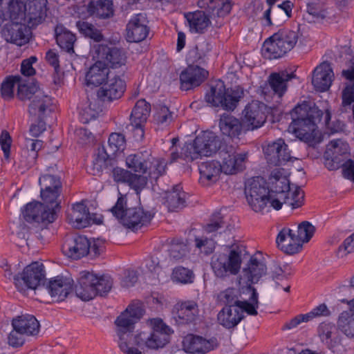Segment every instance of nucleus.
I'll return each instance as SVG.
<instances>
[{
	"mask_svg": "<svg viewBox=\"0 0 354 354\" xmlns=\"http://www.w3.org/2000/svg\"><path fill=\"white\" fill-rule=\"evenodd\" d=\"M217 346L214 339H206L200 336L188 335L184 337L183 348L189 353H205L213 350Z\"/></svg>",
	"mask_w": 354,
	"mask_h": 354,
	"instance_id": "nucleus-27",
	"label": "nucleus"
},
{
	"mask_svg": "<svg viewBox=\"0 0 354 354\" xmlns=\"http://www.w3.org/2000/svg\"><path fill=\"white\" fill-rule=\"evenodd\" d=\"M30 33L25 25L18 23L7 24L3 30L4 39L19 46L28 42Z\"/></svg>",
	"mask_w": 354,
	"mask_h": 354,
	"instance_id": "nucleus-29",
	"label": "nucleus"
},
{
	"mask_svg": "<svg viewBox=\"0 0 354 354\" xmlns=\"http://www.w3.org/2000/svg\"><path fill=\"white\" fill-rule=\"evenodd\" d=\"M126 147V140L124 136L122 133H113L110 135L108 140V146L106 149L110 155L114 156L118 152L124 151Z\"/></svg>",
	"mask_w": 354,
	"mask_h": 354,
	"instance_id": "nucleus-52",
	"label": "nucleus"
},
{
	"mask_svg": "<svg viewBox=\"0 0 354 354\" xmlns=\"http://www.w3.org/2000/svg\"><path fill=\"white\" fill-rule=\"evenodd\" d=\"M73 280L69 276H57L51 279L48 284V293L56 301L64 300L71 292Z\"/></svg>",
	"mask_w": 354,
	"mask_h": 354,
	"instance_id": "nucleus-25",
	"label": "nucleus"
},
{
	"mask_svg": "<svg viewBox=\"0 0 354 354\" xmlns=\"http://www.w3.org/2000/svg\"><path fill=\"white\" fill-rule=\"evenodd\" d=\"M335 326L330 323H322L319 326V335L322 342L328 343Z\"/></svg>",
	"mask_w": 354,
	"mask_h": 354,
	"instance_id": "nucleus-63",
	"label": "nucleus"
},
{
	"mask_svg": "<svg viewBox=\"0 0 354 354\" xmlns=\"http://www.w3.org/2000/svg\"><path fill=\"white\" fill-rule=\"evenodd\" d=\"M185 17L192 33H204L211 25L210 19L204 11L189 12Z\"/></svg>",
	"mask_w": 354,
	"mask_h": 354,
	"instance_id": "nucleus-37",
	"label": "nucleus"
},
{
	"mask_svg": "<svg viewBox=\"0 0 354 354\" xmlns=\"http://www.w3.org/2000/svg\"><path fill=\"white\" fill-rule=\"evenodd\" d=\"M98 57L103 59L106 66L112 71L118 73H125L127 71V52L120 48L109 47L100 45L97 49Z\"/></svg>",
	"mask_w": 354,
	"mask_h": 354,
	"instance_id": "nucleus-16",
	"label": "nucleus"
},
{
	"mask_svg": "<svg viewBox=\"0 0 354 354\" xmlns=\"http://www.w3.org/2000/svg\"><path fill=\"white\" fill-rule=\"evenodd\" d=\"M295 77L286 71L273 73L268 77V83L274 93L281 97L286 91L287 82Z\"/></svg>",
	"mask_w": 354,
	"mask_h": 354,
	"instance_id": "nucleus-42",
	"label": "nucleus"
},
{
	"mask_svg": "<svg viewBox=\"0 0 354 354\" xmlns=\"http://www.w3.org/2000/svg\"><path fill=\"white\" fill-rule=\"evenodd\" d=\"M198 6L206 10L211 16L218 17L227 15L232 8L229 0H199Z\"/></svg>",
	"mask_w": 354,
	"mask_h": 354,
	"instance_id": "nucleus-38",
	"label": "nucleus"
},
{
	"mask_svg": "<svg viewBox=\"0 0 354 354\" xmlns=\"http://www.w3.org/2000/svg\"><path fill=\"white\" fill-rule=\"evenodd\" d=\"M228 218H224L220 223L209 224L203 229H192L189 232L188 237L190 241H194L196 248L205 254L212 253L214 249L216 243L210 234L215 230L221 227L230 230L232 226L228 223Z\"/></svg>",
	"mask_w": 354,
	"mask_h": 354,
	"instance_id": "nucleus-13",
	"label": "nucleus"
},
{
	"mask_svg": "<svg viewBox=\"0 0 354 354\" xmlns=\"http://www.w3.org/2000/svg\"><path fill=\"white\" fill-rule=\"evenodd\" d=\"M89 201H75L69 204L66 210V215L69 224L75 228L88 227V207L86 202Z\"/></svg>",
	"mask_w": 354,
	"mask_h": 354,
	"instance_id": "nucleus-22",
	"label": "nucleus"
},
{
	"mask_svg": "<svg viewBox=\"0 0 354 354\" xmlns=\"http://www.w3.org/2000/svg\"><path fill=\"white\" fill-rule=\"evenodd\" d=\"M109 211L122 225L132 230L150 222L156 213L155 209L145 207L140 201H135L134 204L117 201Z\"/></svg>",
	"mask_w": 354,
	"mask_h": 354,
	"instance_id": "nucleus-4",
	"label": "nucleus"
},
{
	"mask_svg": "<svg viewBox=\"0 0 354 354\" xmlns=\"http://www.w3.org/2000/svg\"><path fill=\"white\" fill-rule=\"evenodd\" d=\"M268 268L261 254H256L251 257L245 266L241 273V279L256 283L266 278Z\"/></svg>",
	"mask_w": 354,
	"mask_h": 354,
	"instance_id": "nucleus-20",
	"label": "nucleus"
},
{
	"mask_svg": "<svg viewBox=\"0 0 354 354\" xmlns=\"http://www.w3.org/2000/svg\"><path fill=\"white\" fill-rule=\"evenodd\" d=\"M112 156L104 147H98L94 155L91 167L93 175H99L108 166L109 158Z\"/></svg>",
	"mask_w": 354,
	"mask_h": 354,
	"instance_id": "nucleus-48",
	"label": "nucleus"
},
{
	"mask_svg": "<svg viewBox=\"0 0 354 354\" xmlns=\"http://www.w3.org/2000/svg\"><path fill=\"white\" fill-rule=\"evenodd\" d=\"M19 81V77H12L3 82L1 91L3 98L8 100L12 97L15 86Z\"/></svg>",
	"mask_w": 354,
	"mask_h": 354,
	"instance_id": "nucleus-59",
	"label": "nucleus"
},
{
	"mask_svg": "<svg viewBox=\"0 0 354 354\" xmlns=\"http://www.w3.org/2000/svg\"><path fill=\"white\" fill-rule=\"evenodd\" d=\"M218 301L227 304L243 308L245 314L257 315L259 308V295L251 286H245L239 288H228L220 292L217 295Z\"/></svg>",
	"mask_w": 354,
	"mask_h": 354,
	"instance_id": "nucleus-6",
	"label": "nucleus"
},
{
	"mask_svg": "<svg viewBox=\"0 0 354 354\" xmlns=\"http://www.w3.org/2000/svg\"><path fill=\"white\" fill-rule=\"evenodd\" d=\"M349 153L348 144L342 139L331 140L326 146L325 156L327 160L333 162L331 165H326L329 169L333 170L338 167V165Z\"/></svg>",
	"mask_w": 354,
	"mask_h": 354,
	"instance_id": "nucleus-24",
	"label": "nucleus"
},
{
	"mask_svg": "<svg viewBox=\"0 0 354 354\" xmlns=\"http://www.w3.org/2000/svg\"><path fill=\"white\" fill-rule=\"evenodd\" d=\"M315 230V227L308 221H303L297 225L296 236L301 243V248L304 243H308L312 239Z\"/></svg>",
	"mask_w": 354,
	"mask_h": 354,
	"instance_id": "nucleus-51",
	"label": "nucleus"
},
{
	"mask_svg": "<svg viewBox=\"0 0 354 354\" xmlns=\"http://www.w3.org/2000/svg\"><path fill=\"white\" fill-rule=\"evenodd\" d=\"M247 199H304L305 194L298 186H290L281 169L272 171L268 184L263 178L257 177L249 180L245 185Z\"/></svg>",
	"mask_w": 354,
	"mask_h": 354,
	"instance_id": "nucleus-1",
	"label": "nucleus"
},
{
	"mask_svg": "<svg viewBox=\"0 0 354 354\" xmlns=\"http://www.w3.org/2000/svg\"><path fill=\"white\" fill-rule=\"evenodd\" d=\"M220 165L225 174H235L245 168L248 153L239 152L232 146L226 147L219 151Z\"/></svg>",
	"mask_w": 354,
	"mask_h": 354,
	"instance_id": "nucleus-15",
	"label": "nucleus"
},
{
	"mask_svg": "<svg viewBox=\"0 0 354 354\" xmlns=\"http://www.w3.org/2000/svg\"><path fill=\"white\" fill-rule=\"evenodd\" d=\"M221 147V140L212 131H203L193 143L186 144L182 149L181 156L186 160H194L202 156H210Z\"/></svg>",
	"mask_w": 354,
	"mask_h": 354,
	"instance_id": "nucleus-9",
	"label": "nucleus"
},
{
	"mask_svg": "<svg viewBox=\"0 0 354 354\" xmlns=\"http://www.w3.org/2000/svg\"><path fill=\"white\" fill-rule=\"evenodd\" d=\"M12 326L18 331H23L26 336L36 335L39 330V324L31 315H23L12 320Z\"/></svg>",
	"mask_w": 354,
	"mask_h": 354,
	"instance_id": "nucleus-39",
	"label": "nucleus"
},
{
	"mask_svg": "<svg viewBox=\"0 0 354 354\" xmlns=\"http://www.w3.org/2000/svg\"><path fill=\"white\" fill-rule=\"evenodd\" d=\"M87 276L88 280L91 281L93 286L96 287V294L106 292L111 288L113 281L110 276L98 275L89 272Z\"/></svg>",
	"mask_w": 354,
	"mask_h": 354,
	"instance_id": "nucleus-50",
	"label": "nucleus"
},
{
	"mask_svg": "<svg viewBox=\"0 0 354 354\" xmlns=\"http://www.w3.org/2000/svg\"><path fill=\"white\" fill-rule=\"evenodd\" d=\"M307 12L309 15L319 19H329L328 12L323 10L319 5L313 2L307 4Z\"/></svg>",
	"mask_w": 354,
	"mask_h": 354,
	"instance_id": "nucleus-61",
	"label": "nucleus"
},
{
	"mask_svg": "<svg viewBox=\"0 0 354 354\" xmlns=\"http://www.w3.org/2000/svg\"><path fill=\"white\" fill-rule=\"evenodd\" d=\"M24 89L28 92L26 97L30 100L28 112L32 120H44L54 109L52 98L38 86L33 85L28 88L24 86L19 87L18 95L21 99L24 98L22 96Z\"/></svg>",
	"mask_w": 354,
	"mask_h": 354,
	"instance_id": "nucleus-10",
	"label": "nucleus"
},
{
	"mask_svg": "<svg viewBox=\"0 0 354 354\" xmlns=\"http://www.w3.org/2000/svg\"><path fill=\"white\" fill-rule=\"evenodd\" d=\"M88 274L87 271L82 272L78 283L75 286L76 295L84 301L91 300L96 295V287L93 286L91 281L88 280Z\"/></svg>",
	"mask_w": 354,
	"mask_h": 354,
	"instance_id": "nucleus-43",
	"label": "nucleus"
},
{
	"mask_svg": "<svg viewBox=\"0 0 354 354\" xmlns=\"http://www.w3.org/2000/svg\"><path fill=\"white\" fill-rule=\"evenodd\" d=\"M205 53L202 48V45H196L190 49L187 55L186 60L188 66L197 65L203 62Z\"/></svg>",
	"mask_w": 354,
	"mask_h": 354,
	"instance_id": "nucleus-57",
	"label": "nucleus"
},
{
	"mask_svg": "<svg viewBox=\"0 0 354 354\" xmlns=\"http://www.w3.org/2000/svg\"><path fill=\"white\" fill-rule=\"evenodd\" d=\"M342 75L351 82L343 91L342 103L350 105L354 102V57L351 59L348 68L342 71Z\"/></svg>",
	"mask_w": 354,
	"mask_h": 354,
	"instance_id": "nucleus-45",
	"label": "nucleus"
},
{
	"mask_svg": "<svg viewBox=\"0 0 354 354\" xmlns=\"http://www.w3.org/2000/svg\"><path fill=\"white\" fill-rule=\"evenodd\" d=\"M125 73L113 71L103 85L97 90V96L102 101H112L120 98L126 89L124 79Z\"/></svg>",
	"mask_w": 354,
	"mask_h": 354,
	"instance_id": "nucleus-17",
	"label": "nucleus"
},
{
	"mask_svg": "<svg viewBox=\"0 0 354 354\" xmlns=\"http://www.w3.org/2000/svg\"><path fill=\"white\" fill-rule=\"evenodd\" d=\"M111 71L102 61H97L93 64L86 74L87 85L100 86L105 82Z\"/></svg>",
	"mask_w": 354,
	"mask_h": 354,
	"instance_id": "nucleus-35",
	"label": "nucleus"
},
{
	"mask_svg": "<svg viewBox=\"0 0 354 354\" xmlns=\"http://www.w3.org/2000/svg\"><path fill=\"white\" fill-rule=\"evenodd\" d=\"M97 96V97L88 98L87 102L80 111V120L83 123H87L95 119L102 111V103Z\"/></svg>",
	"mask_w": 354,
	"mask_h": 354,
	"instance_id": "nucleus-44",
	"label": "nucleus"
},
{
	"mask_svg": "<svg viewBox=\"0 0 354 354\" xmlns=\"http://www.w3.org/2000/svg\"><path fill=\"white\" fill-rule=\"evenodd\" d=\"M245 311L240 306H225L218 313V323L225 328L237 326L243 319Z\"/></svg>",
	"mask_w": 354,
	"mask_h": 354,
	"instance_id": "nucleus-31",
	"label": "nucleus"
},
{
	"mask_svg": "<svg viewBox=\"0 0 354 354\" xmlns=\"http://www.w3.org/2000/svg\"><path fill=\"white\" fill-rule=\"evenodd\" d=\"M292 121L289 125L288 131L293 133L301 140H310L317 136L318 123H320L324 117V124L330 133H337L342 129V124L337 122L331 124L330 113L326 110L323 113L317 108L307 110V105H298L291 113Z\"/></svg>",
	"mask_w": 354,
	"mask_h": 354,
	"instance_id": "nucleus-2",
	"label": "nucleus"
},
{
	"mask_svg": "<svg viewBox=\"0 0 354 354\" xmlns=\"http://www.w3.org/2000/svg\"><path fill=\"white\" fill-rule=\"evenodd\" d=\"M147 183V178L146 176L133 174L131 180L129 181V185L135 192L137 197H140L139 194L145 187Z\"/></svg>",
	"mask_w": 354,
	"mask_h": 354,
	"instance_id": "nucleus-58",
	"label": "nucleus"
},
{
	"mask_svg": "<svg viewBox=\"0 0 354 354\" xmlns=\"http://www.w3.org/2000/svg\"><path fill=\"white\" fill-rule=\"evenodd\" d=\"M166 165L163 160L156 159L151 156L150 162L148 165L147 172L152 179H157L165 174Z\"/></svg>",
	"mask_w": 354,
	"mask_h": 354,
	"instance_id": "nucleus-56",
	"label": "nucleus"
},
{
	"mask_svg": "<svg viewBox=\"0 0 354 354\" xmlns=\"http://www.w3.org/2000/svg\"><path fill=\"white\" fill-rule=\"evenodd\" d=\"M151 159V156L149 152H138L130 154L126 158V165L134 172L146 174Z\"/></svg>",
	"mask_w": 354,
	"mask_h": 354,
	"instance_id": "nucleus-40",
	"label": "nucleus"
},
{
	"mask_svg": "<svg viewBox=\"0 0 354 354\" xmlns=\"http://www.w3.org/2000/svg\"><path fill=\"white\" fill-rule=\"evenodd\" d=\"M42 199H57L60 196L62 185L59 178L50 175H42L39 179Z\"/></svg>",
	"mask_w": 354,
	"mask_h": 354,
	"instance_id": "nucleus-34",
	"label": "nucleus"
},
{
	"mask_svg": "<svg viewBox=\"0 0 354 354\" xmlns=\"http://www.w3.org/2000/svg\"><path fill=\"white\" fill-rule=\"evenodd\" d=\"M47 0H27L25 7L32 14H40L45 10Z\"/></svg>",
	"mask_w": 354,
	"mask_h": 354,
	"instance_id": "nucleus-62",
	"label": "nucleus"
},
{
	"mask_svg": "<svg viewBox=\"0 0 354 354\" xmlns=\"http://www.w3.org/2000/svg\"><path fill=\"white\" fill-rule=\"evenodd\" d=\"M25 149L23 150L24 156L26 158L27 165H33L37 158V153L43 147V142L40 140L26 138Z\"/></svg>",
	"mask_w": 354,
	"mask_h": 354,
	"instance_id": "nucleus-49",
	"label": "nucleus"
},
{
	"mask_svg": "<svg viewBox=\"0 0 354 354\" xmlns=\"http://www.w3.org/2000/svg\"><path fill=\"white\" fill-rule=\"evenodd\" d=\"M154 118L158 124L167 125L172 120V115L167 106H162L155 113Z\"/></svg>",
	"mask_w": 354,
	"mask_h": 354,
	"instance_id": "nucleus-60",
	"label": "nucleus"
},
{
	"mask_svg": "<svg viewBox=\"0 0 354 354\" xmlns=\"http://www.w3.org/2000/svg\"><path fill=\"white\" fill-rule=\"evenodd\" d=\"M194 274L193 272L184 267H177L174 269L171 279L178 283L186 284L194 281Z\"/></svg>",
	"mask_w": 354,
	"mask_h": 354,
	"instance_id": "nucleus-55",
	"label": "nucleus"
},
{
	"mask_svg": "<svg viewBox=\"0 0 354 354\" xmlns=\"http://www.w3.org/2000/svg\"><path fill=\"white\" fill-rule=\"evenodd\" d=\"M56 41L62 49L68 53H74L73 45L75 41V36L71 32L64 30L58 33L56 31Z\"/></svg>",
	"mask_w": 354,
	"mask_h": 354,
	"instance_id": "nucleus-53",
	"label": "nucleus"
},
{
	"mask_svg": "<svg viewBox=\"0 0 354 354\" xmlns=\"http://www.w3.org/2000/svg\"><path fill=\"white\" fill-rule=\"evenodd\" d=\"M143 315V309L139 303L130 304L115 320V333L118 341L128 340L134 336L132 331L134 324Z\"/></svg>",
	"mask_w": 354,
	"mask_h": 354,
	"instance_id": "nucleus-12",
	"label": "nucleus"
},
{
	"mask_svg": "<svg viewBox=\"0 0 354 354\" xmlns=\"http://www.w3.org/2000/svg\"><path fill=\"white\" fill-rule=\"evenodd\" d=\"M265 104L259 101L248 104L243 111V123L245 130H254L260 128L266 121L264 112Z\"/></svg>",
	"mask_w": 354,
	"mask_h": 354,
	"instance_id": "nucleus-19",
	"label": "nucleus"
},
{
	"mask_svg": "<svg viewBox=\"0 0 354 354\" xmlns=\"http://www.w3.org/2000/svg\"><path fill=\"white\" fill-rule=\"evenodd\" d=\"M333 76L334 74L330 65L328 63L324 62L315 68L312 84L317 91H326L330 88Z\"/></svg>",
	"mask_w": 354,
	"mask_h": 354,
	"instance_id": "nucleus-30",
	"label": "nucleus"
},
{
	"mask_svg": "<svg viewBox=\"0 0 354 354\" xmlns=\"http://www.w3.org/2000/svg\"><path fill=\"white\" fill-rule=\"evenodd\" d=\"M208 76V72L198 65L188 66L180 75V88L188 91L198 86Z\"/></svg>",
	"mask_w": 354,
	"mask_h": 354,
	"instance_id": "nucleus-23",
	"label": "nucleus"
},
{
	"mask_svg": "<svg viewBox=\"0 0 354 354\" xmlns=\"http://www.w3.org/2000/svg\"><path fill=\"white\" fill-rule=\"evenodd\" d=\"M151 106L144 99L138 100L130 116L131 124L136 134L142 138L144 136L143 125L150 114Z\"/></svg>",
	"mask_w": 354,
	"mask_h": 354,
	"instance_id": "nucleus-28",
	"label": "nucleus"
},
{
	"mask_svg": "<svg viewBox=\"0 0 354 354\" xmlns=\"http://www.w3.org/2000/svg\"><path fill=\"white\" fill-rule=\"evenodd\" d=\"M263 152L268 162L273 165H283L292 158L288 145L281 138L266 144Z\"/></svg>",
	"mask_w": 354,
	"mask_h": 354,
	"instance_id": "nucleus-18",
	"label": "nucleus"
},
{
	"mask_svg": "<svg viewBox=\"0 0 354 354\" xmlns=\"http://www.w3.org/2000/svg\"><path fill=\"white\" fill-rule=\"evenodd\" d=\"M219 128L221 133L231 138H239L248 130L243 122L232 115L223 114L219 120Z\"/></svg>",
	"mask_w": 354,
	"mask_h": 354,
	"instance_id": "nucleus-33",
	"label": "nucleus"
},
{
	"mask_svg": "<svg viewBox=\"0 0 354 354\" xmlns=\"http://www.w3.org/2000/svg\"><path fill=\"white\" fill-rule=\"evenodd\" d=\"M151 332L137 331L128 340L118 341L120 349L124 354H144L136 346H142L149 350L164 348L170 341L173 330L160 318H152L147 321Z\"/></svg>",
	"mask_w": 354,
	"mask_h": 354,
	"instance_id": "nucleus-3",
	"label": "nucleus"
},
{
	"mask_svg": "<svg viewBox=\"0 0 354 354\" xmlns=\"http://www.w3.org/2000/svg\"><path fill=\"white\" fill-rule=\"evenodd\" d=\"M76 26L79 31L86 37H90L96 41L102 39L103 36L101 32L92 24L84 21H78L76 23Z\"/></svg>",
	"mask_w": 354,
	"mask_h": 354,
	"instance_id": "nucleus-54",
	"label": "nucleus"
},
{
	"mask_svg": "<svg viewBox=\"0 0 354 354\" xmlns=\"http://www.w3.org/2000/svg\"><path fill=\"white\" fill-rule=\"evenodd\" d=\"M243 96L241 88H226L224 82L218 80L211 83L209 91L205 95V101L212 106L232 111Z\"/></svg>",
	"mask_w": 354,
	"mask_h": 354,
	"instance_id": "nucleus-7",
	"label": "nucleus"
},
{
	"mask_svg": "<svg viewBox=\"0 0 354 354\" xmlns=\"http://www.w3.org/2000/svg\"><path fill=\"white\" fill-rule=\"evenodd\" d=\"M198 315V307L194 301L177 302L172 309V315L179 323L192 322Z\"/></svg>",
	"mask_w": 354,
	"mask_h": 354,
	"instance_id": "nucleus-32",
	"label": "nucleus"
},
{
	"mask_svg": "<svg viewBox=\"0 0 354 354\" xmlns=\"http://www.w3.org/2000/svg\"><path fill=\"white\" fill-rule=\"evenodd\" d=\"M148 21L146 15L138 13L131 17L126 28V38L129 42H140L149 34Z\"/></svg>",
	"mask_w": 354,
	"mask_h": 354,
	"instance_id": "nucleus-21",
	"label": "nucleus"
},
{
	"mask_svg": "<svg viewBox=\"0 0 354 354\" xmlns=\"http://www.w3.org/2000/svg\"><path fill=\"white\" fill-rule=\"evenodd\" d=\"M276 243L281 251L289 254L298 253L302 249L296 233L288 227H283L279 230Z\"/></svg>",
	"mask_w": 354,
	"mask_h": 354,
	"instance_id": "nucleus-26",
	"label": "nucleus"
},
{
	"mask_svg": "<svg viewBox=\"0 0 354 354\" xmlns=\"http://www.w3.org/2000/svg\"><path fill=\"white\" fill-rule=\"evenodd\" d=\"M66 254L73 259H80L88 253L89 240L83 236H78L63 245Z\"/></svg>",
	"mask_w": 354,
	"mask_h": 354,
	"instance_id": "nucleus-36",
	"label": "nucleus"
},
{
	"mask_svg": "<svg viewBox=\"0 0 354 354\" xmlns=\"http://www.w3.org/2000/svg\"><path fill=\"white\" fill-rule=\"evenodd\" d=\"M44 277V266L35 261L27 266L23 272L15 277V285L19 291L35 290Z\"/></svg>",
	"mask_w": 354,
	"mask_h": 354,
	"instance_id": "nucleus-14",
	"label": "nucleus"
},
{
	"mask_svg": "<svg viewBox=\"0 0 354 354\" xmlns=\"http://www.w3.org/2000/svg\"><path fill=\"white\" fill-rule=\"evenodd\" d=\"M25 336L26 335L23 331H18L17 329L13 328L8 336V343L12 346H21L25 342Z\"/></svg>",
	"mask_w": 354,
	"mask_h": 354,
	"instance_id": "nucleus-64",
	"label": "nucleus"
},
{
	"mask_svg": "<svg viewBox=\"0 0 354 354\" xmlns=\"http://www.w3.org/2000/svg\"><path fill=\"white\" fill-rule=\"evenodd\" d=\"M88 11L91 15L100 18H109L113 14V2L111 0H98L91 2L88 7Z\"/></svg>",
	"mask_w": 354,
	"mask_h": 354,
	"instance_id": "nucleus-47",
	"label": "nucleus"
},
{
	"mask_svg": "<svg viewBox=\"0 0 354 354\" xmlns=\"http://www.w3.org/2000/svg\"><path fill=\"white\" fill-rule=\"evenodd\" d=\"M199 171L200 180L206 185L215 183L218 179L219 174L222 172L219 161L216 160L203 162L199 166Z\"/></svg>",
	"mask_w": 354,
	"mask_h": 354,
	"instance_id": "nucleus-41",
	"label": "nucleus"
},
{
	"mask_svg": "<svg viewBox=\"0 0 354 354\" xmlns=\"http://www.w3.org/2000/svg\"><path fill=\"white\" fill-rule=\"evenodd\" d=\"M241 263V252L234 248H227L223 252H217L212 256L211 267L216 277L223 279L237 274Z\"/></svg>",
	"mask_w": 354,
	"mask_h": 354,
	"instance_id": "nucleus-11",
	"label": "nucleus"
},
{
	"mask_svg": "<svg viewBox=\"0 0 354 354\" xmlns=\"http://www.w3.org/2000/svg\"><path fill=\"white\" fill-rule=\"evenodd\" d=\"M298 39L297 31L288 28L281 29L264 41L263 55L270 59L279 58L295 46Z\"/></svg>",
	"mask_w": 354,
	"mask_h": 354,
	"instance_id": "nucleus-8",
	"label": "nucleus"
},
{
	"mask_svg": "<svg viewBox=\"0 0 354 354\" xmlns=\"http://www.w3.org/2000/svg\"><path fill=\"white\" fill-rule=\"evenodd\" d=\"M60 209L59 201H31L21 207L20 218L25 225L38 227L53 223Z\"/></svg>",
	"mask_w": 354,
	"mask_h": 354,
	"instance_id": "nucleus-5",
	"label": "nucleus"
},
{
	"mask_svg": "<svg viewBox=\"0 0 354 354\" xmlns=\"http://www.w3.org/2000/svg\"><path fill=\"white\" fill-rule=\"evenodd\" d=\"M350 309L341 313L337 325L348 337H354V299L349 302Z\"/></svg>",
	"mask_w": 354,
	"mask_h": 354,
	"instance_id": "nucleus-46",
	"label": "nucleus"
}]
</instances>
